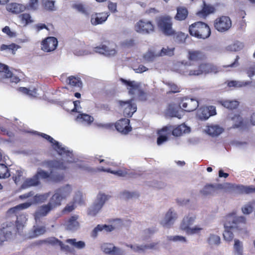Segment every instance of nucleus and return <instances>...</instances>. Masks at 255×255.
I'll return each instance as SVG.
<instances>
[{
    "mask_svg": "<svg viewBox=\"0 0 255 255\" xmlns=\"http://www.w3.org/2000/svg\"><path fill=\"white\" fill-rule=\"evenodd\" d=\"M72 163L70 161H64L63 160H53L46 162L47 165L51 169L49 173L42 169H39L35 175L39 178L43 179H49L55 182L63 180L64 175L63 173H58L55 170H65L70 167L69 165Z\"/></svg>",
    "mask_w": 255,
    "mask_h": 255,
    "instance_id": "1",
    "label": "nucleus"
},
{
    "mask_svg": "<svg viewBox=\"0 0 255 255\" xmlns=\"http://www.w3.org/2000/svg\"><path fill=\"white\" fill-rule=\"evenodd\" d=\"M246 219L244 217H233L229 215L226 217L224 223L225 231L223 233L224 240L228 242L234 238L233 231H242L246 229Z\"/></svg>",
    "mask_w": 255,
    "mask_h": 255,
    "instance_id": "2",
    "label": "nucleus"
},
{
    "mask_svg": "<svg viewBox=\"0 0 255 255\" xmlns=\"http://www.w3.org/2000/svg\"><path fill=\"white\" fill-rule=\"evenodd\" d=\"M120 80L127 87L129 95L136 97L141 101H145L147 100L148 94L142 88L140 83L123 78H120Z\"/></svg>",
    "mask_w": 255,
    "mask_h": 255,
    "instance_id": "3",
    "label": "nucleus"
},
{
    "mask_svg": "<svg viewBox=\"0 0 255 255\" xmlns=\"http://www.w3.org/2000/svg\"><path fill=\"white\" fill-rule=\"evenodd\" d=\"M23 225L19 223L18 218L15 221V224L13 222H6L3 224V226L0 228V245L4 241L10 239L13 233L19 232V230L22 228Z\"/></svg>",
    "mask_w": 255,
    "mask_h": 255,
    "instance_id": "4",
    "label": "nucleus"
},
{
    "mask_svg": "<svg viewBox=\"0 0 255 255\" xmlns=\"http://www.w3.org/2000/svg\"><path fill=\"white\" fill-rule=\"evenodd\" d=\"M189 32L191 36L203 39L208 38L211 33L209 26L202 21L195 22L190 25Z\"/></svg>",
    "mask_w": 255,
    "mask_h": 255,
    "instance_id": "5",
    "label": "nucleus"
},
{
    "mask_svg": "<svg viewBox=\"0 0 255 255\" xmlns=\"http://www.w3.org/2000/svg\"><path fill=\"white\" fill-rule=\"evenodd\" d=\"M71 191V187L69 185L56 189L50 198L48 203V204L53 209L61 206L62 200L66 199L69 195Z\"/></svg>",
    "mask_w": 255,
    "mask_h": 255,
    "instance_id": "6",
    "label": "nucleus"
},
{
    "mask_svg": "<svg viewBox=\"0 0 255 255\" xmlns=\"http://www.w3.org/2000/svg\"><path fill=\"white\" fill-rule=\"evenodd\" d=\"M158 27L165 35H169L174 33V29L172 28L173 22L172 17L167 15H161L156 19Z\"/></svg>",
    "mask_w": 255,
    "mask_h": 255,
    "instance_id": "7",
    "label": "nucleus"
},
{
    "mask_svg": "<svg viewBox=\"0 0 255 255\" xmlns=\"http://www.w3.org/2000/svg\"><path fill=\"white\" fill-rule=\"evenodd\" d=\"M178 104L180 108L186 112L194 111L199 107V101L196 99L187 96L180 98Z\"/></svg>",
    "mask_w": 255,
    "mask_h": 255,
    "instance_id": "8",
    "label": "nucleus"
},
{
    "mask_svg": "<svg viewBox=\"0 0 255 255\" xmlns=\"http://www.w3.org/2000/svg\"><path fill=\"white\" fill-rule=\"evenodd\" d=\"M195 218V216L193 215H188L185 217L180 225L181 229L185 231L187 234H194L199 233L202 230V228L198 227L192 228L189 227L193 224Z\"/></svg>",
    "mask_w": 255,
    "mask_h": 255,
    "instance_id": "9",
    "label": "nucleus"
},
{
    "mask_svg": "<svg viewBox=\"0 0 255 255\" xmlns=\"http://www.w3.org/2000/svg\"><path fill=\"white\" fill-rule=\"evenodd\" d=\"M218 72V69L216 66L211 63H202L198 66L197 69L190 70L189 75L197 76L204 73H216Z\"/></svg>",
    "mask_w": 255,
    "mask_h": 255,
    "instance_id": "10",
    "label": "nucleus"
},
{
    "mask_svg": "<svg viewBox=\"0 0 255 255\" xmlns=\"http://www.w3.org/2000/svg\"><path fill=\"white\" fill-rule=\"evenodd\" d=\"M108 196L104 194H99L97 200L93 206L88 210V215L95 216L102 209L105 202L108 199Z\"/></svg>",
    "mask_w": 255,
    "mask_h": 255,
    "instance_id": "11",
    "label": "nucleus"
},
{
    "mask_svg": "<svg viewBox=\"0 0 255 255\" xmlns=\"http://www.w3.org/2000/svg\"><path fill=\"white\" fill-rule=\"evenodd\" d=\"M134 28L136 32L146 34L154 31V26L151 21L142 19L137 22Z\"/></svg>",
    "mask_w": 255,
    "mask_h": 255,
    "instance_id": "12",
    "label": "nucleus"
},
{
    "mask_svg": "<svg viewBox=\"0 0 255 255\" xmlns=\"http://www.w3.org/2000/svg\"><path fill=\"white\" fill-rule=\"evenodd\" d=\"M232 26V21L229 17L222 16L216 19L214 27L219 32H225L230 29Z\"/></svg>",
    "mask_w": 255,
    "mask_h": 255,
    "instance_id": "13",
    "label": "nucleus"
},
{
    "mask_svg": "<svg viewBox=\"0 0 255 255\" xmlns=\"http://www.w3.org/2000/svg\"><path fill=\"white\" fill-rule=\"evenodd\" d=\"M225 188V185L223 184H207L200 192L204 196H211L218 193L220 191L224 189Z\"/></svg>",
    "mask_w": 255,
    "mask_h": 255,
    "instance_id": "14",
    "label": "nucleus"
},
{
    "mask_svg": "<svg viewBox=\"0 0 255 255\" xmlns=\"http://www.w3.org/2000/svg\"><path fill=\"white\" fill-rule=\"evenodd\" d=\"M118 103L123 109L124 116L126 117H131L133 113L136 111V105L135 104L132 103V100L127 101H119Z\"/></svg>",
    "mask_w": 255,
    "mask_h": 255,
    "instance_id": "15",
    "label": "nucleus"
},
{
    "mask_svg": "<svg viewBox=\"0 0 255 255\" xmlns=\"http://www.w3.org/2000/svg\"><path fill=\"white\" fill-rule=\"evenodd\" d=\"M39 135L43 138L48 140L50 143H52L53 145L55 146V148H56L58 154L60 155H66V156L70 157L72 155V153L71 152L66 150L65 148L62 147L58 141L55 140L50 135L44 133H40Z\"/></svg>",
    "mask_w": 255,
    "mask_h": 255,
    "instance_id": "16",
    "label": "nucleus"
},
{
    "mask_svg": "<svg viewBox=\"0 0 255 255\" xmlns=\"http://www.w3.org/2000/svg\"><path fill=\"white\" fill-rule=\"evenodd\" d=\"M57 45L58 41L56 38L48 37L42 41L41 49L44 52H51L56 48Z\"/></svg>",
    "mask_w": 255,
    "mask_h": 255,
    "instance_id": "17",
    "label": "nucleus"
},
{
    "mask_svg": "<svg viewBox=\"0 0 255 255\" xmlns=\"http://www.w3.org/2000/svg\"><path fill=\"white\" fill-rule=\"evenodd\" d=\"M115 47L116 45L114 43L110 44L109 46L102 45L95 47L94 51L96 53L102 54L107 56H115L117 52Z\"/></svg>",
    "mask_w": 255,
    "mask_h": 255,
    "instance_id": "18",
    "label": "nucleus"
},
{
    "mask_svg": "<svg viewBox=\"0 0 255 255\" xmlns=\"http://www.w3.org/2000/svg\"><path fill=\"white\" fill-rule=\"evenodd\" d=\"M130 121L128 119L123 118L116 123L115 127L116 129L124 134H127L132 129L129 126Z\"/></svg>",
    "mask_w": 255,
    "mask_h": 255,
    "instance_id": "19",
    "label": "nucleus"
},
{
    "mask_svg": "<svg viewBox=\"0 0 255 255\" xmlns=\"http://www.w3.org/2000/svg\"><path fill=\"white\" fill-rule=\"evenodd\" d=\"M216 110L215 106H209L202 107L200 109L198 116L200 119L206 120L209 117L216 115Z\"/></svg>",
    "mask_w": 255,
    "mask_h": 255,
    "instance_id": "20",
    "label": "nucleus"
},
{
    "mask_svg": "<svg viewBox=\"0 0 255 255\" xmlns=\"http://www.w3.org/2000/svg\"><path fill=\"white\" fill-rule=\"evenodd\" d=\"M177 214L173 211L172 209H170L166 213L163 221L161 223L162 225L166 228H170L177 219Z\"/></svg>",
    "mask_w": 255,
    "mask_h": 255,
    "instance_id": "21",
    "label": "nucleus"
},
{
    "mask_svg": "<svg viewBox=\"0 0 255 255\" xmlns=\"http://www.w3.org/2000/svg\"><path fill=\"white\" fill-rule=\"evenodd\" d=\"M52 210V207L47 203L38 207L34 214L35 220L46 216Z\"/></svg>",
    "mask_w": 255,
    "mask_h": 255,
    "instance_id": "22",
    "label": "nucleus"
},
{
    "mask_svg": "<svg viewBox=\"0 0 255 255\" xmlns=\"http://www.w3.org/2000/svg\"><path fill=\"white\" fill-rule=\"evenodd\" d=\"M109 15L107 12L95 13L91 16V22L94 25L102 24L107 20Z\"/></svg>",
    "mask_w": 255,
    "mask_h": 255,
    "instance_id": "23",
    "label": "nucleus"
},
{
    "mask_svg": "<svg viewBox=\"0 0 255 255\" xmlns=\"http://www.w3.org/2000/svg\"><path fill=\"white\" fill-rule=\"evenodd\" d=\"M6 10L13 14H18L26 9L25 5L16 2H11L6 5Z\"/></svg>",
    "mask_w": 255,
    "mask_h": 255,
    "instance_id": "24",
    "label": "nucleus"
},
{
    "mask_svg": "<svg viewBox=\"0 0 255 255\" xmlns=\"http://www.w3.org/2000/svg\"><path fill=\"white\" fill-rule=\"evenodd\" d=\"M101 248L103 251L106 254L112 255H121L122 254L120 249L114 246L112 244H104Z\"/></svg>",
    "mask_w": 255,
    "mask_h": 255,
    "instance_id": "25",
    "label": "nucleus"
},
{
    "mask_svg": "<svg viewBox=\"0 0 255 255\" xmlns=\"http://www.w3.org/2000/svg\"><path fill=\"white\" fill-rule=\"evenodd\" d=\"M188 58L192 61L199 62L205 59L206 55L203 52L199 50H189Z\"/></svg>",
    "mask_w": 255,
    "mask_h": 255,
    "instance_id": "26",
    "label": "nucleus"
},
{
    "mask_svg": "<svg viewBox=\"0 0 255 255\" xmlns=\"http://www.w3.org/2000/svg\"><path fill=\"white\" fill-rule=\"evenodd\" d=\"M215 11V8L213 6L207 4L204 2L202 9L198 11L196 14L200 18H205L209 14L214 13Z\"/></svg>",
    "mask_w": 255,
    "mask_h": 255,
    "instance_id": "27",
    "label": "nucleus"
},
{
    "mask_svg": "<svg viewBox=\"0 0 255 255\" xmlns=\"http://www.w3.org/2000/svg\"><path fill=\"white\" fill-rule=\"evenodd\" d=\"M40 182L37 175L35 174L31 178H26L20 186V188L24 189L31 186L39 185Z\"/></svg>",
    "mask_w": 255,
    "mask_h": 255,
    "instance_id": "28",
    "label": "nucleus"
},
{
    "mask_svg": "<svg viewBox=\"0 0 255 255\" xmlns=\"http://www.w3.org/2000/svg\"><path fill=\"white\" fill-rule=\"evenodd\" d=\"M177 13L174 18L179 21L185 20L188 15V10L187 8L184 6H179L177 7Z\"/></svg>",
    "mask_w": 255,
    "mask_h": 255,
    "instance_id": "29",
    "label": "nucleus"
},
{
    "mask_svg": "<svg viewBox=\"0 0 255 255\" xmlns=\"http://www.w3.org/2000/svg\"><path fill=\"white\" fill-rule=\"evenodd\" d=\"M227 118L233 121L234 128L241 127L243 125V118L239 114H235L233 116L232 114H229Z\"/></svg>",
    "mask_w": 255,
    "mask_h": 255,
    "instance_id": "30",
    "label": "nucleus"
},
{
    "mask_svg": "<svg viewBox=\"0 0 255 255\" xmlns=\"http://www.w3.org/2000/svg\"><path fill=\"white\" fill-rule=\"evenodd\" d=\"M32 203L31 202H25L21 203L16 206L15 207L10 208L8 212L9 213L14 214L15 216L17 217L18 215H19V212L21 210L26 209L32 205Z\"/></svg>",
    "mask_w": 255,
    "mask_h": 255,
    "instance_id": "31",
    "label": "nucleus"
},
{
    "mask_svg": "<svg viewBox=\"0 0 255 255\" xmlns=\"http://www.w3.org/2000/svg\"><path fill=\"white\" fill-rule=\"evenodd\" d=\"M155 246V244H151L149 245H128L127 247L131 249L133 252L136 253L143 252L145 250L149 249H152Z\"/></svg>",
    "mask_w": 255,
    "mask_h": 255,
    "instance_id": "32",
    "label": "nucleus"
},
{
    "mask_svg": "<svg viewBox=\"0 0 255 255\" xmlns=\"http://www.w3.org/2000/svg\"><path fill=\"white\" fill-rule=\"evenodd\" d=\"M237 191L240 194H251L255 193V187L251 186L238 185L236 187Z\"/></svg>",
    "mask_w": 255,
    "mask_h": 255,
    "instance_id": "33",
    "label": "nucleus"
},
{
    "mask_svg": "<svg viewBox=\"0 0 255 255\" xmlns=\"http://www.w3.org/2000/svg\"><path fill=\"white\" fill-rule=\"evenodd\" d=\"M167 114L171 117H176L180 119L182 117L179 111L176 108L174 104H169L166 109Z\"/></svg>",
    "mask_w": 255,
    "mask_h": 255,
    "instance_id": "34",
    "label": "nucleus"
},
{
    "mask_svg": "<svg viewBox=\"0 0 255 255\" xmlns=\"http://www.w3.org/2000/svg\"><path fill=\"white\" fill-rule=\"evenodd\" d=\"M219 103L225 108L232 110L237 109L239 105V102L236 100H221Z\"/></svg>",
    "mask_w": 255,
    "mask_h": 255,
    "instance_id": "35",
    "label": "nucleus"
},
{
    "mask_svg": "<svg viewBox=\"0 0 255 255\" xmlns=\"http://www.w3.org/2000/svg\"><path fill=\"white\" fill-rule=\"evenodd\" d=\"M66 82L72 87H78L80 89L82 87V82L79 77L70 76L67 78Z\"/></svg>",
    "mask_w": 255,
    "mask_h": 255,
    "instance_id": "36",
    "label": "nucleus"
},
{
    "mask_svg": "<svg viewBox=\"0 0 255 255\" xmlns=\"http://www.w3.org/2000/svg\"><path fill=\"white\" fill-rule=\"evenodd\" d=\"M77 120L82 123L90 125L94 121V118L87 114H80L77 116Z\"/></svg>",
    "mask_w": 255,
    "mask_h": 255,
    "instance_id": "37",
    "label": "nucleus"
},
{
    "mask_svg": "<svg viewBox=\"0 0 255 255\" xmlns=\"http://www.w3.org/2000/svg\"><path fill=\"white\" fill-rule=\"evenodd\" d=\"M223 131V129L218 125H211L208 127L207 132L214 136H217Z\"/></svg>",
    "mask_w": 255,
    "mask_h": 255,
    "instance_id": "38",
    "label": "nucleus"
},
{
    "mask_svg": "<svg viewBox=\"0 0 255 255\" xmlns=\"http://www.w3.org/2000/svg\"><path fill=\"white\" fill-rule=\"evenodd\" d=\"M169 36H172L173 41L176 43H183L186 39L185 34L182 32H176L174 30V33L170 34Z\"/></svg>",
    "mask_w": 255,
    "mask_h": 255,
    "instance_id": "39",
    "label": "nucleus"
},
{
    "mask_svg": "<svg viewBox=\"0 0 255 255\" xmlns=\"http://www.w3.org/2000/svg\"><path fill=\"white\" fill-rule=\"evenodd\" d=\"M167 86L170 90L167 92V94L176 93L180 92V88L175 83L172 81H166L163 82Z\"/></svg>",
    "mask_w": 255,
    "mask_h": 255,
    "instance_id": "40",
    "label": "nucleus"
},
{
    "mask_svg": "<svg viewBox=\"0 0 255 255\" xmlns=\"http://www.w3.org/2000/svg\"><path fill=\"white\" fill-rule=\"evenodd\" d=\"M61 241L59 240L56 238H52L46 240H40L36 242L35 244L36 245H41L43 244H48L52 246L59 245Z\"/></svg>",
    "mask_w": 255,
    "mask_h": 255,
    "instance_id": "41",
    "label": "nucleus"
},
{
    "mask_svg": "<svg viewBox=\"0 0 255 255\" xmlns=\"http://www.w3.org/2000/svg\"><path fill=\"white\" fill-rule=\"evenodd\" d=\"M78 218V216L74 215L71 217L68 220L67 226L70 230H74L79 226V224L77 221Z\"/></svg>",
    "mask_w": 255,
    "mask_h": 255,
    "instance_id": "42",
    "label": "nucleus"
},
{
    "mask_svg": "<svg viewBox=\"0 0 255 255\" xmlns=\"http://www.w3.org/2000/svg\"><path fill=\"white\" fill-rule=\"evenodd\" d=\"M136 42L135 39L130 38L126 39L121 42V46L125 49H129L134 47L136 46Z\"/></svg>",
    "mask_w": 255,
    "mask_h": 255,
    "instance_id": "43",
    "label": "nucleus"
},
{
    "mask_svg": "<svg viewBox=\"0 0 255 255\" xmlns=\"http://www.w3.org/2000/svg\"><path fill=\"white\" fill-rule=\"evenodd\" d=\"M187 127L185 124H181L173 128L172 133L174 136H179L185 132Z\"/></svg>",
    "mask_w": 255,
    "mask_h": 255,
    "instance_id": "44",
    "label": "nucleus"
},
{
    "mask_svg": "<svg viewBox=\"0 0 255 255\" xmlns=\"http://www.w3.org/2000/svg\"><path fill=\"white\" fill-rule=\"evenodd\" d=\"M72 8L78 12L85 15H88L89 12L87 8L82 3H75L72 5Z\"/></svg>",
    "mask_w": 255,
    "mask_h": 255,
    "instance_id": "45",
    "label": "nucleus"
},
{
    "mask_svg": "<svg viewBox=\"0 0 255 255\" xmlns=\"http://www.w3.org/2000/svg\"><path fill=\"white\" fill-rule=\"evenodd\" d=\"M10 175L8 167L5 164L0 163V179L8 178Z\"/></svg>",
    "mask_w": 255,
    "mask_h": 255,
    "instance_id": "46",
    "label": "nucleus"
},
{
    "mask_svg": "<svg viewBox=\"0 0 255 255\" xmlns=\"http://www.w3.org/2000/svg\"><path fill=\"white\" fill-rule=\"evenodd\" d=\"M19 17L22 23L24 25H27L33 22L31 16L30 14L27 13H24L19 15Z\"/></svg>",
    "mask_w": 255,
    "mask_h": 255,
    "instance_id": "47",
    "label": "nucleus"
},
{
    "mask_svg": "<svg viewBox=\"0 0 255 255\" xmlns=\"http://www.w3.org/2000/svg\"><path fill=\"white\" fill-rule=\"evenodd\" d=\"M234 242V249L235 253L238 255H243V247L242 242L238 239H235Z\"/></svg>",
    "mask_w": 255,
    "mask_h": 255,
    "instance_id": "48",
    "label": "nucleus"
},
{
    "mask_svg": "<svg viewBox=\"0 0 255 255\" xmlns=\"http://www.w3.org/2000/svg\"><path fill=\"white\" fill-rule=\"evenodd\" d=\"M0 74L2 77H10L11 72L9 70L7 65L0 63Z\"/></svg>",
    "mask_w": 255,
    "mask_h": 255,
    "instance_id": "49",
    "label": "nucleus"
},
{
    "mask_svg": "<svg viewBox=\"0 0 255 255\" xmlns=\"http://www.w3.org/2000/svg\"><path fill=\"white\" fill-rule=\"evenodd\" d=\"M66 242L80 249L84 248L85 246V244L84 242H76V240L75 239H67L66 240Z\"/></svg>",
    "mask_w": 255,
    "mask_h": 255,
    "instance_id": "50",
    "label": "nucleus"
},
{
    "mask_svg": "<svg viewBox=\"0 0 255 255\" xmlns=\"http://www.w3.org/2000/svg\"><path fill=\"white\" fill-rule=\"evenodd\" d=\"M174 48H169L168 47L167 48H162L160 52L158 53L159 56H172L174 54Z\"/></svg>",
    "mask_w": 255,
    "mask_h": 255,
    "instance_id": "51",
    "label": "nucleus"
},
{
    "mask_svg": "<svg viewBox=\"0 0 255 255\" xmlns=\"http://www.w3.org/2000/svg\"><path fill=\"white\" fill-rule=\"evenodd\" d=\"M48 197V194H36L33 197L34 203H43L45 202Z\"/></svg>",
    "mask_w": 255,
    "mask_h": 255,
    "instance_id": "52",
    "label": "nucleus"
},
{
    "mask_svg": "<svg viewBox=\"0 0 255 255\" xmlns=\"http://www.w3.org/2000/svg\"><path fill=\"white\" fill-rule=\"evenodd\" d=\"M20 46L15 43H12L9 45L2 44L0 46V50H9L12 51V53L17 50Z\"/></svg>",
    "mask_w": 255,
    "mask_h": 255,
    "instance_id": "53",
    "label": "nucleus"
},
{
    "mask_svg": "<svg viewBox=\"0 0 255 255\" xmlns=\"http://www.w3.org/2000/svg\"><path fill=\"white\" fill-rule=\"evenodd\" d=\"M23 178V172L21 170H16L12 176V179L16 184H18Z\"/></svg>",
    "mask_w": 255,
    "mask_h": 255,
    "instance_id": "54",
    "label": "nucleus"
},
{
    "mask_svg": "<svg viewBox=\"0 0 255 255\" xmlns=\"http://www.w3.org/2000/svg\"><path fill=\"white\" fill-rule=\"evenodd\" d=\"M54 1L51 0H43V7L44 8L49 11H53L55 10Z\"/></svg>",
    "mask_w": 255,
    "mask_h": 255,
    "instance_id": "55",
    "label": "nucleus"
},
{
    "mask_svg": "<svg viewBox=\"0 0 255 255\" xmlns=\"http://www.w3.org/2000/svg\"><path fill=\"white\" fill-rule=\"evenodd\" d=\"M208 242L210 245H218L220 243V238L217 235H211Z\"/></svg>",
    "mask_w": 255,
    "mask_h": 255,
    "instance_id": "56",
    "label": "nucleus"
},
{
    "mask_svg": "<svg viewBox=\"0 0 255 255\" xmlns=\"http://www.w3.org/2000/svg\"><path fill=\"white\" fill-rule=\"evenodd\" d=\"M25 6L26 9L35 10L38 8V0H29L28 3Z\"/></svg>",
    "mask_w": 255,
    "mask_h": 255,
    "instance_id": "57",
    "label": "nucleus"
},
{
    "mask_svg": "<svg viewBox=\"0 0 255 255\" xmlns=\"http://www.w3.org/2000/svg\"><path fill=\"white\" fill-rule=\"evenodd\" d=\"M100 170L103 171H107L108 172H110L111 173L117 175L119 176H122V177L125 176L127 174V172L122 170H117V171H111V170L110 169H105L103 167H102L100 169Z\"/></svg>",
    "mask_w": 255,
    "mask_h": 255,
    "instance_id": "58",
    "label": "nucleus"
},
{
    "mask_svg": "<svg viewBox=\"0 0 255 255\" xmlns=\"http://www.w3.org/2000/svg\"><path fill=\"white\" fill-rule=\"evenodd\" d=\"M157 56H159L158 54H155L153 52L149 51L144 54V58L147 61H152Z\"/></svg>",
    "mask_w": 255,
    "mask_h": 255,
    "instance_id": "59",
    "label": "nucleus"
},
{
    "mask_svg": "<svg viewBox=\"0 0 255 255\" xmlns=\"http://www.w3.org/2000/svg\"><path fill=\"white\" fill-rule=\"evenodd\" d=\"M46 232L45 228L44 227H40L35 228L33 231V236L37 237L38 236L43 235Z\"/></svg>",
    "mask_w": 255,
    "mask_h": 255,
    "instance_id": "60",
    "label": "nucleus"
},
{
    "mask_svg": "<svg viewBox=\"0 0 255 255\" xmlns=\"http://www.w3.org/2000/svg\"><path fill=\"white\" fill-rule=\"evenodd\" d=\"M122 194L123 198L125 199H128L134 197H138L139 196V195L135 192L131 193L127 191L123 192Z\"/></svg>",
    "mask_w": 255,
    "mask_h": 255,
    "instance_id": "61",
    "label": "nucleus"
},
{
    "mask_svg": "<svg viewBox=\"0 0 255 255\" xmlns=\"http://www.w3.org/2000/svg\"><path fill=\"white\" fill-rule=\"evenodd\" d=\"M19 91L22 92L23 94L28 95L31 96H33L34 94H36V89H34L33 91H30L28 89L25 87H20L18 89Z\"/></svg>",
    "mask_w": 255,
    "mask_h": 255,
    "instance_id": "62",
    "label": "nucleus"
},
{
    "mask_svg": "<svg viewBox=\"0 0 255 255\" xmlns=\"http://www.w3.org/2000/svg\"><path fill=\"white\" fill-rule=\"evenodd\" d=\"M253 207L251 204L245 205L242 208L243 213L244 214H250L253 211Z\"/></svg>",
    "mask_w": 255,
    "mask_h": 255,
    "instance_id": "63",
    "label": "nucleus"
},
{
    "mask_svg": "<svg viewBox=\"0 0 255 255\" xmlns=\"http://www.w3.org/2000/svg\"><path fill=\"white\" fill-rule=\"evenodd\" d=\"M103 230H104V225H98L93 230L92 236L94 238L96 237L98 235V233Z\"/></svg>",
    "mask_w": 255,
    "mask_h": 255,
    "instance_id": "64",
    "label": "nucleus"
}]
</instances>
